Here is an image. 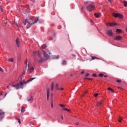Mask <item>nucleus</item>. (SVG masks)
<instances>
[{
  "instance_id": "6",
  "label": "nucleus",
  "mask_w": 127,
  "mask_h": 127,
  "mask_svg": "<svg viewBox=\"0 0 127 127\" xmlns=\"http://www.w3.org/2000/svg\"><path fill=\"white\" fill-rule=\"evenodd\" d=\"M4 112L2 110L0 109V120H1L4 118Z\"/></svg>"
},
{
  "instance_id": "16",
  "label": "nucleus",
  "mask_w": 127,
  "mask_h": 127,
  "mask_svg": "<svg viewBox=\"0 0 127 127\" xmlns=\"http://www.w3.org/2000/svg\"><path fill=\"white\" fill-rule=\"evenodd\" d=\"M28 102H30V103H32L33 102V98L30 97L27 100Z\"/></svg>"
},
{
  "instance_id": "45",
  "label": "nucleus",
  "mask_w": 127,
  "mask_h": 127,
  "mask_svg": "<svg viewBox=\"0 0 127 127\" xmlns=\"http://www.w3.org/2000/svg\"><path fill=\"white\" fill-rule=\"evenodd\" d=\"M84 73H85V71H82L81 72V75H83V74Z\"/></svg>"
},
{
  "instance_id": "29",
  "label": "nucleus",
  "mask_w": 127,
  "mask_h": 127,
  "mask_svg": "<svg viewBox=\"0 0 127 127\" xmlns=\"http://www.w3.org/2000/svg\"><path fill=\"white\" fill-rule=\"evenodd\" d=\"M59 106H60V107H61V108H65V105H64L63 104H59Z\"/></svg>"
},
{
  "instance_id": "52",
  "label": "nucleus",
  "mask_w": 127,
  "mask_h": 127,
  "mask_svg": "<svg viewBox=\"0 0 127 127\" xmlns=\"http://www.w3.org/2000/svg\"><path fill=\"white\" fill-rule=\"evenodd\" d=\"M3 22L4 23H6V21H5V20L3 21Z\"/></svg>"
},
{
  "instance_id": "21",
  "label": "nucleus",
  "mask_w": 127,
  "mask_h": 127,
  "mask_svg": "<svg viewBox=\"0 0 127 127\" xmlns=\"http://www.w3.org/2000/svg\"><path fill=\"white\" fill-rule=\"evenodd\" d=\"M59 84L58 83H56V90H59Z\"/></svg>"
},
{
  "instance_id": "54",
  "label": "nucleus",
  "mask_w": 127,
  "mask_h": 127,
  "mask_svg": "<svg viewBox=\"0 0 127 127\" xmlns=\"http://www.w3.org/2000/svg\"><path fill=\"white\" fill-rule=\"evenodd\" d=\"M86 3H88V2H84V4H86Z\"/></svg>"
},
{
  "instance_id": "2",
  "label": "nucleus",
  "mask_w": 127,
  "mask_h": 127,
  "mask_svg": "<svg viewBox=\"0 0 127 127\" xmlns=\"http://www.w3.org/2000/svg\"><path fill=\"white\" fill-rule=\"evenodd\" d=\"M38 19H39L38 18H37V19H36L34 21H30L27 18L25 19V21H24L23 22L24 25H25L26 28H29L30 26H31L33 24H34V23H36L37 21H38Z\"/></svg>"
},
{
  "instance_id": "10",
  "label": "nucleus",
  "mask_w": 127,
  "mask_h": 127,
  "mask_svg": "<svg viewBox=\"0 0 127 127\" xmlns=\"http://www.w3.org/2000/svg\"><path fill=\"white\" fill-rule=\"evenodd\" d=\"M43 55H44V57H45V58H46V60H47V59L49 58V56L47 53H46V52L43 51Z\"/></svg>"
},
{
  "instance_id": "31",
  "label": "nucleus",
  "mask_w": 127,
  "mask_h": 127,
  "mask_svg": "<svg viewBox=\"0 0 127 127\" xmlns=\"http://www.w3.org/2000/svg\"><path fill=\"white\" fill-rule=\"evenodd\" d=\"M54 58L55 59H59V56H55Z\"/></svg>"
},
{
  "instance_id": "35",
  "label": "nucleus",
  "mask_w": 127,
  "mask_h": 127,
  "mask_svg": "<svg viewBox=\"0 0 127 127\" xmlns=\"http://www.w3.org/2000/svg\"><path fill=\"white\" fill-rule=\"evenodd\" d=\"M98 96H99V94H98V93H95V94H94V97H98Z\"/></svg>"
},
{
  "instance_id": "36",
  "label": "nucleus",
  "mask_w": 127,
  "mask_h": 127,
  "mask_svg": "<svg viewBox=\"0 0 127 127\" xmlns=\"http://www.w3.org/2000/svg\"><path fill=\"white\" fill-rule=\"evenodd\" d=\"M30 126H31V127H33V123H32V122H30Z\"/></svg>"
},
{
  "instance_id": "19",
  "label": "nucleus",
  "mask_w": 127,
  "mask_h": 127,
  "mask_svg": "<svg viewBox=\"0 0 127 127\" xmlns=\"http://www.w3.org/2000/svg\"><path fill=\"white\" fill-rule=\"evenodd\" d=\"M25 112V108L22 107V109L21 110V113H24Z\"/></svg>"
},
{
  "instance_id": "38",
  "label": "nucleus",
  "mask_w": 127,
  "mask_h": 127,
  "mask_svg": "<svg viewBox=\"0 0 127 127\" xmlns=\"http://www.w3.org/2000/svg\"><path fill=\"white\" fill-rule=\"evenodd\" d=\"M92 76H93V77H97V74H96V73L93 74H92Z\"/></svg>"
},
{
  "instance_id": "26",
  "label": "nucleus",
  "mask_w": 127,
  "mask_h": 127,
  "mask_svg": "<svg viewBox=\"0 0 127 127\" xmlns=\"http://www.w3.org/2000/svg\"><path fill=\"white\" fill-rule=\"evenodd\" d=\"M91 58H92V60H94V59H99V58L96 57H93V56L91 57Z\"/></svg>"
},
{
  "instance_id": "24",
  "label": "nucleus",
  "mask_w": 127,
  "mask_h": 127,
  "mask_svg": "<svg viewBox=\"0 0 127 127\" xmlns=\"http://www.w3.org/2000/svg\"><path fill=\"white\" fill-rule=\"evenodd\" d=\"M123 3H124V6H127V1H123Z\"/></svg>"
},
{
  "instance_id": "42",
  "label": "nucleus",
  "mask_w": 127,
  "mask_h": 127,
  "mask_svg": "<svg viewBox=\"0 0 127 127\" xmlns=\"http://www.w3.org/2000/svg\"><path fill=\"white\" fill-rule=\"evenodd\" d=\"M26 69H27V61L26 63V67H25V70H26Z\"/></svg>"
},
{
  "instance_id": "14",
  "label": "nucleus",
  "mask_w": 127,
  "mask_h": 127,
  "mask_svg": "<svg viewBox=\"0 0 127 127\" xmlns=\"http://www.w3.org/2000/svg\"><path fill=\"white\" fill-rule=\"evenodd\" d=\"M100 15H101V13H94V16H95L96 18H99L100 17Z\"/></svg>"
},
{
  "instance_id": "60",
  "label": "nucleus",
  "mask_w": 127,
  "mask_h": 127,
  "mask_svg": "<svg viewBox=\"0 0 127 127\" xmlns=\"http://www.w3.org/2000/svg\"><path fill=\"white\" fill-rule=\"evenodd\" d=\"M17 26H18V25H16Z\"/></svg>"
},
{
  "instance_id": "20",
  "label": "nucleus",
  "mask_w": 127,
  "mask_h": 127,
  "mask_svg": "<svg viewBox=\"0 0 127 127\" xmlns=\"http://www.w3.org/2000/svg\"><path fill=\"white\" fill-rule=\"evenodd\" d=\"M108 91H111L112 93H114V90L112 88L109 87L108 88Z\"/></svg>"
},
{
  "instance_id": "32",
  "label": "nucleus",
  "mask_w": 127,
  "mask_h": 127,
  "mask_svg": "<svg viewBox=\"0 0 127 127\" xmlns=\"http://www.w3.org/2000/svg\"><path fill=\"white\" fill-rule=\"evenodd\" d=\"M16 120L18 121V122L19 124H21V122H20V119H18L17 118H16Z\"/></svg>"
},
{
  "instance_id": "11",
  "label": "nucleus",
  "mask_w": 127,
  "mask_h": 127,
  "mask_svg": "<svg viewBox=\"0 0 127 127\" xmlns=\"http://www.w3.org/2000/svg\"><path fill=\"white\" fill-rule=\"evenodd\" d=\"M49 88H47V100L48 101L49 100V95H50Z\"/></svg>"
},
{
  "instance_id": "18",
  "label": "nucleus",
  "mask_w": 127,
  "mask_h": 127,
  "mask_svg": "<svg viewBox=\"0 0 127 127\" xmlns=\"http://www.w3.org/2000/svg\"><path fill=\"white\" fill-rule=\"evenodd\" d=\"M116 32L117 33H121V32H122V30H121L120 29H116Z\"/></svg>"
},
{
  "instance_id": "48",
  "label": "nucleus",
  "mask_w": 127,
  "mask_h": 127,
  "mask_svg": "<svg viewBox=\"0 0 127 127\" xmlns=\"http://www.w3.org/2000/svg\"><path fill=\"white\" fill-rule=\"evenodd\" d=\"M103 76H104V78H107V75H103Z\"/></svg>"
},
{
  "instance_id": "59",
  "label": "nucleus",
  "mask_w": 127,
  "mask_h": 127,
  "mask_svg": "<svg viewBox=\"0 0 127 127\" xmlns=\"http://www.w3.org/2000/svg\"><path fill=\"white\" fill-rule=\"evenodd\" d=\"M118 88L120 89V87H118Z\"/></svg>"
},
{
  "instance_id": "28",
  "label": "nucleus",
  "mask_w": 127,
  "mask_h": 127,
  "mask_svg": "<svg viewBox=\"0 0 127 127\" xmlns=\"http://www.w3.org/2000/svg\"><path fill=\"white\" fill-rule=\"evenodd\" d=\"M122 121H123V118H119V119L118 120V122H119V123H122Z\"/></svg>"
},
{
  "instance_id": "56",
  "label": "nucleus",
  "mask_w": 127,
  "mask_h": 127,
  "mask_svg": "<svg viewBox=\"0 0 127 127\" xmlns=\"http://www.w3.org/2000/svg\"><path fill=\"white\" fill-rule=\"evenodd\" d=\"M7 94V93H6V94H5V95H4L5 97L6 96Z\"/></svg>"
},
{
  "instance_id": "8",
  "label": "nucleus",
  "mask_w": 127,
  "mask_h": 127,
  "mask_svg": "<svg viewBox=\"0 0 127 127\" xmlns=\"http://www.w3.org/2000/svg\"><path fill=\"white\" fill-rule=\"evenodd\" d=\"M107 34L109 35V36H113V31L112 29H109L107 31Z\"/></svg>"
},
{
  "instance_id": "34",
  "label": "nucleus",
  "mask_w": 127,
  "mask_h": 127,
  "mask_svg": "<svg viewBox=\"0 0 127 127\" xmlns=\"http://www.w3.org/2000/svg\"><path fill=\"white\" fill-rule=\"evenodd\" d=\"M58 90H59V91H63V90H64V88H59V89H58Z\"/></svg>"
},
{
  "instance_id": "43",
  "label": "nucleus",
  "mask_w": 127,
  "mask_h": 127,
  "mask_svg": "<svg viewBox=\"0 0 127 127\" xmlns=\"http://www.w3.org/2000/svg\"><path fill=\"white\" fill-rule=\"evenodd\" d=\"M86 77H88V76H90V73H87L86 74Z\"/></svg>"
},
{
  "instance_id": "40",
  "label": "nucleus",
  "mask_w": 127,
  "mask_h": 127,
  "mask_svg": "<svg viewBox=\"0 0 127 127\" xmlns=\"http://www.w3.org/2000/svg\"><path fill=\"white\" fill-rule=\"evenodd\" d=\"M22 76H21L18 77V80H22Z\"/></svg>"
},
{
  "instance_id": "12",
  "label": "nucleus",
  "mask_w": 127,
  "mask_h": 127,
  "mask_svg": "<svg viewBox=\"0 0 127 127\" xmlns=\"http://www.w3.org/2000/svg\"><path fill=\"white\" fill-rule=\"evenodd\" d=\"M122 38H123V37H122V36H117L114 38V40H121V39H122Z\"/></svg>"
},
{
  "instance_id": "15",
  "label": "nucleus",
  "mask_w": 127,
  "mask_h": 127,
  "mask_svg": "<svg viewBox=\"0 0 127 127\" xmlns=\"http://www.w3.org/2000/svg\"><path fill=\"white\" fill-rule=\"evenodd\" d=\"M37 61H38V62H39V63H42L43 62H44V59L43 58H40V60H36Z\"/></svg>"
},
{
  "instance_id": "37",
  "label": "nucleus",
  "mask_w": 127,
  "mask_h": 127,
  "mask_svg": "<svg viewBox=\"0 0 127 127\" xmlns=\"http://www.w3.org/2000/svg\"><path fill=\"white\" fill-rule=\"evenodd\" d=\"M0 71L1 72H3V69H2V68H1V67H0Z\"/></svg>"
},
{
  "instance_id": "5",
  "label": "nucleus",
  "mask_w": 127,
  "mask_h": 127,
  "mask_svg": "<svg viewBox=\"0 0 127 127\" xmlns=\"http://www.w3.org/2000/svg\"><path fill=\"white\" fill-rule=\"evenodd\" d=\"M112 15L114 17H118V18H120L121 19H122V18H123V15L121 14V13H113Z\"/></svg>"
},
{
  "instance_id": "47",
  "label": "nucleus",
  "mask_w": 127,
  "mask_h": 127,
  "mask_svg": "<svg viewBox=\"0 0 127 127\" xmlns=\"http://www.w3.org/2000/svg\"><path fill=\"white\" fill-rule=\"evenodd\" d=\"M76 126H78L79 125V123L77 122L76 124H75Z\"/></svg>"
},
{
  "instance_id": "1",
  "label": "nucleus",
  "mask_w": 127,
  "mask_h": 127,
  "mask_svg": "<svg viewBox=\"0 0 127 127\" xmlns=\"http://www.w3.org/2000/svg\"><path fill=\"white\" fill-rule=\"evenodd\" d=\"M34 79H36V77L31 78L27 81H21L20 83H18L17 85H12V87H14L16 90H18V89H23V85H24V84H27L28 82H31V81H32L33 80H34Z\"/></svg>"
},
{
  "instance_id": "23",
  "label": "nucleus",
  "mask_w": 127,
  "mask_h": 127,
  "mask_svg": "<svg viewBox=\"0 0 127 127\" xmlns=\"http://www.w3.org/2000/svg\"><path fill=\"white\" fill-rule=\"evenodd\" d=\"M42 48L43 49H45L46 48H47V46H46V45H43Z\"/></svg>"
},
{
  "instance_id": "3",
  "label": "nucleus",
  "mask_w": 127,
  "mask_h": 127,
  "mask_svg": "<svg viewBox=\"0 0 127 127\" xmlns=\"http://www.w3.org/2000/svg\"><path fill=\"white\" fill-rule=\"evenodd\" d=\"M93 9H95V5L93 4H89L86 7V10L89 12L93 11Z\"/></svg>"
},
{
  "instance_id": "44",
  "label": "nucleus",
  "mask_w": 127,
  "mask_h": 127,
  "mask_svg": "<svg viewBox=\"0 0 127 127\" xmlns=\"http://www.w3.org/2000/svg\"><path fill=\"white\" fill-rule=\"evenodd\" d=\"M61 118L62 120H64V118H63V115H61Z\"/></svg>"
},
{
  "instance_id": "30",
  "label": "nucleus",
  "mask_w": 127,
  "mask_h": 127,
  "mask_svg": "<svg viewBox=\"0 0 127 127\" xmlns=\"http://www.w3.org/2000/svg\"><path fill=\"white\" fill-rule=\"evenodd\" d=\"M63 110L64 111H67V112H70V110L67 108H63Z\"/></svg>"
},
{
  "instance_id": "55",
  "label": "nucleus",
  "mask_w": 127,
  "mask_h": 127,
  "mask_svg": "<svg viewBox=\"0 0 127 127\" xmlns=\"http://www.w3.org/2000/svg\"><path fill=\"white\" fill-rule=\"evenodd\" d=\"M49 54H51V53H50V52H49Z\"/></svg>"
},
{
  "instance_id": "9",
  "label": "nucleus",
  "mask_w": 127,
  "mask_h": 127,
  "mask_svg": "<svg viewBox=\"0 0 127 127\" xmlns=\"http://www.w3.org/2000/svg\"><path fill=\"white\" fill-rule=\"evenodd\" d=\"M15 43H16V44L17 47H19V46L20 45V43L19 42V39L18 38L16 39Z\"/></svg>"
},
{
  "instance_id": "33",
  "label": "nucleus",
  "mask_w": 127,
  "mask_h": 127,
  "mask_svg": "<svg viewBox=\"0 0 127 127\" xmlns=\"http://www.w3.org/2000/svg\"><path fill=\"white\" fill-rule=\"evenodd\" d=\"M99 77H104V74L103 73H100L99 74Z\"/></svg>"
},
{
  "instance_id": "13",
  "label": "nucleus",
  "mask_w": 127,
  "mask_h": 127,
  "mask_svg": "<svg viewBox=\"0 0 127 127\" xmlns=\"http://www.w3.org/2000/svg\"><path fill=\"white\" fill-rule=\"evenodd\" d=\"M34 55L39 57L40 56V53L39 52H34Z\"/></svg>"
},
{
  "instance_id": "53",
  "label": "nucleus",
  "mask_w": 127,
  "mask_h": 127,
  "mask_svg": "<svg viewBox=\"0 0 127 127\" xmlns=\"http://www.w3.org/2000/svg\"><path fill=\"white\" fill-rule=\"evenodd\" d=\"M85 94H87V91H85V92H84V94H83V95H85Z\"/></svg>"
},
{
  "instance_id": "27",
  "label": "nucleus",
  "mask_w": 127,
  "mask_h": 127,
  "mask_svg": "<svg viewBox=\"0 0 127 127\" xmlns=\"http://www.w3.org/2000/svg\"><path fill=\"white\" fill-rule=\"evenodd\" d=\"M51 108L52 109H53V100H52L51 103Z\"/></svg>"
},
{
  "instance_id": "57",
  "label": "nucleus",
  "mask_w": 127,
  "mask_h": 127,
  "mask_svg": "<svg viewBox=\"0 0 127 127\" xmlns=\"http://www.w3.org/2000/svg\"><path fill=\"white\" fill-rule=\"evenodd\" d=\"M0 95H2V93H0Z\"/></svg>"
},
{
  "instance_id": "25",
  "label": "nucleus",
  "mask_w": 127,
  "mask_h": 127,
  "mask_svg": "<svg viewBox=\"0 0 127 127\" xmlns=\"http://www.w3.org/2000/svg\"><path fill=\"white\" fill-rule=\"evenodd\" d=\"M8 62H13V59L11 58L7 60Z\"/></svg>"
},
{
  "instance_id": "51",
  "label": "nucleus",
  "mask_w": 127,
  "mask_h": 127,
  "mask_svg": "<svg viewBox=\"0 0 127 127\" xmlns=\"http://www.w3.org/2000/svg\"><path fill=\"white\" fill-rule=\"evenodd\" d=\"M112 0H108V1H109V2H112Z\"/></svg>"
},
{
  "instance_id": "58",
  "label": "nucleus",
  "mask_w": 127,
  "mask_h": 127,
  "mask_svg": "<svg viewBox=\"0 0 127 127\" xmlns=\"http://www.w3.org/2000/svg\"><path fill=\"white\" fill-rule=\"evenodd\" d=\"M71 76H73V74H71Z\"/></svg>"
},
{
  "instance_id": "17",
  "label": "nucleus",
  "mask_w": 127,
  "mask_h": 127,
  "mask_svg": "<svg viewBox=\"0 0 127 127\" xmlns=\"http://www.w3.org/2000/svg\"><path fill=\"white\" fill-rule=\"evenodd\" d=\"M102 103H103V100H101L100 102L97 103L96 105L97 107H99V106H100V105H102Z\"/></svg>"
},
{
  "instance_id": "4",
  "label": "nucleus",
  "mask_w": 127,
  "mask_h": 127,
  "mask_svg": "<svg viewBox=\"0 0 127 127\" xmlns=\"http://www.w3.org/2000/svg\"><path fill=\"white\" fill-rule=\"evenodd\" d=\"M28 71L29 73H32L34 71V66L30 65L29 63L27 65Z\"/></svg>"
},
{
  "instance_id": "61",
  "label": "nucleus",
  "mask_w": 127,
  "mask_h": 127,
  "mask_svg": "<svg viewBox=\"0 0 127 127\" xmlns=\"http://www.w3.org/2000/svg\"><path fill=\"white\" fill-rule=\"evenodd\" d=\"M7 88H8V86H7Z\"/></svg>"
},
{
  "instance_id": "41",
  "label": "nucleus",
  "mask_w": 127,
  "mask_h": 127,
  "mask_svg": "<svg viewBox=\"0 0 127 127\" xmlns=\"http://www.w3.org/2000/svg\"><path fill=\"white\" fill-rule=\"evenodd\" d=\"M63 64H66V61H64V60L63 61Z\"/></svg>"
},
{
  "instance_id": "22",
  "label": "nucleus",
  "mask_w": 127,
  "mask_h": 127,
  "mask_svg": "<svg viewBox=\"0 0 127 127\" xmlns=\"http://www.w3.org/2000/svg\"><path fill=\"white\" fill-rule=\"evenodd\" d=\"M53 89H54V83L53 82H52L51 88V91H53Z\"/></svg>"
},
{
  "instance_id": "7",
  "label": "nucleus",
  "mask_w": 127,
  "mask_h": 127,
  "mask_svg": "<svg viewBox=\"0 0 127 127\" xmlns=\"http://www.w3.org/2000/svg\"><path fill=\"white\" fill-rule=\"evenodd\" d=\"M107 26H115V25H118V24L115 23H107L106 24Z\"/></svg>"
},
{
  "instance_id": "50",
  "label": "nucleus",
  "mask_w": 127,
  "mask_h": 127,
  "mask_svg": "<svg viewBox=\"0 0 127 127\" xmlns=\"http://www.w3.org/2000/svg\"><path fill=\"white\" fill-rule=\"evenodd\" d=\"M87 80H92V78H87Z\"/></svg>"
},
{
  "instance_id": "46",
  "label": "nucleus",
  "mask_w": 127,
  "mask_h": 127,
  "mask_svg": "<svg viewBox=\"0 0 127 127\" xmlns=\"http://www.w3.org/2000/svg\"><path fill=\"white\" fill-rule=\"evenodd\" d=\"M24 74H25V71H24L23 72L22 76H23V75H24Z\"/></svg>"
},
{
  "instance_id": "39",
  "label": "nucleus",
  "mask_w": 127,
  "mask_h": 127,
  "mask_svg": "<svg viewBox=\"0 0 127 127\" xmlns=\"http://www.w3.org/2000/svg\"><path fill=\"white\" fill-rule=\"evenodd\" d=\"M117 83H121V82H122V81L121 80L118 79V80H117Z\"/></svg>"
},
{
  "instance_id": "49",
  "label": "nucleus",
  "mask_w": 127,
  "mask_h": 127,
  "mask_svg": "<svg viewBox=\"0 0 127 127\" xmlns=\"http://www.w3.org/2000/svg\"><path fill=\"white\" fill-rule=\"evenodd\" d=\"M87 79H88V77H85V78H84V80H87Z\"/></svg>"
}]
</instances>
